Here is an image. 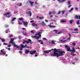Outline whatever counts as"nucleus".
Here are the masks:
<instances>
[{
  "instance_id": "f257e3e1",
  "label": "nucleus",
  "mask_w": 80,
  "mask_h": 80,
  "mask_svg": "<svg viewBox=\"0 0 80 80\" xmlns=\"http://www.w3.org/2000/svg\"><path fill=\"white\" fill-rule=\"evenodd\" d=\"M54 50V53H53V55H52L53 57H56L57 56V57L58 58V57H59V56H63V54H59L57 52H58V50L57 49V50L56 48H54L53 49Z\"/></svg>"
},
{
  "instance_id": "f03ea898",
  "label": "nucleus",
  "mask_w": 80,
  "mask_h": 80,
  "mask_svg": "<svg viewBox=\"0 0 80 80\" xmlns=\"http://www.w3.org/2000/svg\"><path fill=\"white\" fill-rule=\"evenodd\" d=\"M67 50L68 52H71V55H72V56H75V55L73 53H75L76 51H75V49L73 47H72V50H70V47H68L67 48Z\"/></svg>"
},
{
  "instance_id": "7ed1b4c3",
  "label": "nucleus",
  "mask_w": 80,
  "mask_h": 80,
  "mask_svg": "<svg viewBox=\"0 0 80 80\" xmlns=\"http://www.w3.org/2000/svg\"><path fill=\"white\" fill-rule=\"evenodd\" d=\"M11 43L12 45H14V47H16V48H19V46H18V45L15 44V43L13 41V42H12V43Z\"/></svg>"
},
{
  "instance_id": "20e7f679",
  "label": "nucleus",
  "mask_w": 80,
  "mask_h": 80,
  "mask_svg": "<svg viewBox=\"0 0 80 80\" xmlns=\"http://www.w3.org/2000/svg\"><path fill=\"white\" fill-rule=\"evenodd\" d=\"M58 52L59 53V55H63L62 53H65V52L64 51H60V50L59 49H58Z\"/></svg>"
},
{
  "instance_id": "39448f33",
  "label": "nucleus",
  "mask_w": 80,
  "mask_h": 80,
  "mask_svg": "<svg viewBox=\"0 0 80 80\" xmlns=\"http://www.w3.org/2000/svg\"><path fill=\"white\" fill-rule=\"evenodd\" d=\"M20 45L21 46V47L20 48V50H22L23 48H26V47L24 45H23V44H21Z\"/></svg>"
},
{
  "instance_id": "423d86ee",
  "label": "nucleus",
  "mask_w": 80,
  "mask_h": 80,
  "mask_svg": "<svg viewBox=\"0 0 80 80\" xmlns=\"http://www.w3.org/2000/svg\"><path fill=\"white\" fill-rule=\"evenodd\" d=\"M36 52H37V51L35 50L34 51H31L30 52V54H31V55H33V54H34V53H35Z\"/></svg>"
},
{
  "instance_id": "0eeeda50",
  "label": "nucleus",
  "mask_w": 80,
  "mask_h": 80,
  "mask_svg": "<svg viewBox=\"0 0 80 80\" xmlns=\"http://www.w3.org/2000/svg\"><path fill=\"white\" fill-rule=\"evenodd\" d=\"M42 23H40L39 24V25H42V26H43V27L46 26V24L44 23V22L42 21Z\"/></svg>"
},
{
  "instance_id": "6e6552de",
  "label": "nucleus",
  "mask_w": 80,
  "mask_h": 80,
  "mask_svg": "<svg viewBox=\"0 0 80 80\" xmlns=\"http://www.w3.org/2000/svg\"><path fill=\"white\" fill-rule=\"evenodd\" d=\"M32 38H36V40H38V39H39V38H40V37H37L36 36H32Z\"/></svg>"
},
{
  "instance_id": "1a4fd4ad",
  "label": "nucleus",
  "mask_w": 80,
  "mask_h": 80,
  "mask_svg": "<svg viewBox=\"0 0 80 80\" xmlns=\"http://www.w3.org/2000/svg\"><path fill=\"white\" fill-rule=\"evenodd\" d=\"M29 3H30L31 7H32V6H33V4L34 2H32V1H29Z\"/></svg>"
},
{
  "instance_id": "9d476101",
  "label": "nucleus",
  "mask_w": 80,
  "mask_h": 80,
  "mask_svg": "<svg viewBox=\"0 0 80 80\" xmlns=\"http://www.w3.org/2000/svg\"><path fill=\"white\" fill-rule=\"evenodd\" d=\"M80 19V16H77V15L75 16V19Z\"/></svg>"
},
{
  "instance_id": "9b49d317",
  "label": "nucleus",
  "mask_w": 80,
  "mask_h": 80,
  "mask_svg": "<svg viewBox=\"0 0 80 80\" xmlns=\"http://www.w3.org/2000/svg\"><path fill=\"white\" fill-rule=\"evenodd\" d=\"M1 53H2L3 55H5L6 53V52L5 51H3L2 50L0 51Z\"/></svg>"
},
{
  "instance_id": "f8f14e48",
  "label": "nucleus",
  "mask_w": 80,
  "mask_h": 80,
  "mask_svg": "<svg viewBox=\"0 0 80 80\" xmlns=\"http://www.w3.org/2000/svg\"><path fill=\"white\" fill-rule=\"evenodd\" d=\"M22 22L23 23V24L24 25H28V22H24L23 21Z\"/></svg>"
},
{
  "instance_id": "ddd939ff",
  "label": "nucleus",
  "mask_w": 80,
  "mask_h": 80,
  "mask_svg": "<svg viewBox=\"0 0 80 80\" xmlns=\"http://www.w3.org/2000/svg\"><path fill=\"white\" fill-rule=\"evenodd\" d=\"M14 41V38H12L10 41L9 42V43H12V42H13V41Z\"/></svg>"
},
{
  "instance_id": "4468645a",
  "label": "nucleus",
  "mask_w": 80,
  "mask_h": 80,
  "mask_svg": "<svg viewBox=\"0 0 80 80\" xmlns=\"http://www.w3.org/2000/svg\"><path fill=\"white\" fill-rule=\"evenodd\" d=\"M25 51L26 54H28L29 52H30V51H29V50H25Z\"/></svg>"
},
{
  "instance_id": "2eb2a0df",
  "label": "nucleus",
  "mask_w": 80,
  "mask_h": 80,
  "mask_svg": "<svg viewBox=\"0 0 80 80\" xmlns=\"http://www.w3.org/2000/svg\"><path fill=\"white\" fill-rule=\"evenodd\" d=\"M29 43V42L28 41H25L22 42V44H24L25 43Z\"/></svg>"
},
{
  "instance_id": "dca6fc26",
  "label": "nucleus",
  "mask_w": 80,
  "mask_h": 80,
  "mask_svg": "<svg viewBox=\"0 0 80 80\" xmlns=\"http://www.w3.org/2000/svg\"><path fill=\"white\" fill-rule=\"evenodd\" d=\"M76 23L77 25H79L80 24V20H77L76 21Z\"/></svg>"
},
{
  "instance_id": "f3484780",
  "label": "nucleus",
  "mask_w": 80,
  "mask_h": 80,
  "mask_svg": "<svg viewBox=\"0 0 80 80\" xmlns=\"http://www.w3.org/2000/svg\"><path fill=\"white\" fill-rule=\"evenodd\" d=\"M38 42H40V43L41 44H43V42L41 40H38Z\"/></svg>"
},
{
  "instance_id": "a211bd4d",
  "label": "nucleus",
  "mask_w": 80,
  "mask_h": 80,
  "mask_svg": "<svg viewBox=\"0 0 80 80\" xmlns=\"http://www.w3.org/2000/svg\"><path fill=\"white\" fill-rule=\"evenodd\" d=\"M74 22L73 20H71L69 21V23L70 24H72L73 23V22Z\"/></svg>"
},
{
  "instance_id": "6ab92c4d",
  "label": "nucleus",
  "mask_w": 80,
  "mask_h": 80,
  "mask_svg": "<svg viewBox=\"0 0 80 80\" xmlns=\"http://www.w3.org/2000/svg\"><path fill=\"white\" fill-rule=\"evenodd\" d=\"M49 27L50 28H55V26H52V25H50L49 26Z\"/></svg>"
},
{
  "instance_id": "aec40b11",
  "label": "nucleus",
  "mask_w": 80,
  "mask_h": 80,
  "mask_svg": "<svg viewBox=\"0 0 80 80\" xmlns=\"http://www.w3.org/2000/svg\"><path fill=\"white\" fill-rule=\"evenodd\" d=\"M41 33L40 32L38 33V35L39 36V37H41Z\"/></svg>"
},
{
  "instance_id": "412c9836",
  "label": "nucleus",
  "mask_w": 80,
  "mask_h": 80,
  "mask_svg": "<svg viewBox=\"0 0 80 80\" xmlns=\"http://www.w3.org/2000/svg\"><path fill=\"white\" fill-rule=\"evenodd\" d=\"M0 39H1V40H2V42H5V39H4L1 38Z\"/></svg>"
},
{
  "instance_id": "4be33fe9",
  "label": "nucleus",
  "mask_w": 80,
  "mask_h": 80,
  "mask_svg": "<svg viewBox=\"0 0 80 80\" xmlns=\"http://www.w3.org/2000/svg\"><path fill=\"white\" fill-rule=\"evenodd\" d=\"M68 5H70V4L71 3V2H70V1L69 0H68Z\"/></svg>"
},
{
  "instance_id": "5701e85b",
  "label": "nucleus",
  "mask_w": 80,
  "mask_h": 80,
  "mask_svg": "<svg viewBox=\"0 0 80 80\" xmlns=\"http://www.w3.org/2000/svg\"><path fill=\"white\" fill-rule=\"evenodd\" d=\"M28 14H29V15H30V17H31V16H32V12H31L29 11L28 12Z\"/></svg>"
},
{
  "instance_id": "b1692460",
  "label": "nucleus",
  "mask_w": 80,
  "mask_h": 80,
  "mask_svg": "<svg viewBox=\"0 0 80 80\" xmlns=\"http://www.w3.org/2000/svg\"><path fill=\"white\" fill-rule=\"evenodd\" d=\"M66 1V0H62L59 2L60 3H62V2H64Z\"/></svg>"
},
{
  "instance_id": "393cba45",
  "label": "nucleus",
  "mask_w": 80,
  "mask_h": 80,
  "mask_svg": "<svg viewBox=\"0 0 80 80\" xmlns=\"http://www.w3.org/2000/svg\"><path fill=\"white\" fill-rule=\"evenodd\" d=\"M52 51H53V49H52L50 50H48V53H49V52H52Z\"/></svg>"
},
{
  "instance_id": "a878e982",
  "label": "nucleus",
  "mask_w": 80,
  "mask_h": 80,
  "mask_svg": "<svg viewBox=\"0 0 80 80\" xmlns=\"http://www.w3.org/2000/svg\"><path fill=\"white\" fill-rule=\"evenodd\" d=\"M66 20H62L61 21V22H62V23H64L65 22H66Z\"/></svg>"
},
{
  "instance_id": "bb28decb",
  "label": "nucleus",
  "mask_w": 80,
  "mask_h": 80,
  "mask_svg": "<svg viewBox=\"0 0 80 80\" xmlns=\"http://www.w3.org/2000/svg\"><path fill=\"white\" fill-rule=\"evenodd\" d=\"M72 33H78V32L77 31V32H72Z\"/></svg>"
},
{
  "instance_id": "cd10ccee",
  "label": "nucleus",
  "mask_w": 80,
  "mask_h": 80,
  "mask_svg": "<svg viewBox=\"0 0 80 80\" xmlns=\"http://www.w3.org/2000/svg\"><path fill=\"white\" fill-rule=\"evenodd\" d=\"M15 19H16V18H13L11 20V22H13V21H14V20H15Z\"/></svg>"
},
{
  "instance_id": "c85d7f7f",
  "label": "nucleus",
  "mask_w": 80,
  "mask_h": 80,
  "mask_svg": "<svg viewBox=\"0 0 80 80\" xmlns=\"http://www.w3.org/2000/svg\"><path fill=\"white\" fill-rule=\"evenodd\" d=\"M10 13H6V14H4V16H5L6 15H9V14H10Z\"/></svg>"
},
{
  "instance_id": "c756f323",
  "label": "nucleus",
  "mask_w": 80,
  "mask_h": 80,
  "mask_svg": "<svg viewBox=\"0 0 80 80\" xmlns=\"http://www.w3.org/2000/svg\"><path fill=\"white\" fill-rule=\"evenodd\" d=\"M60 42H67V40H65L64 41H63L62 40H60Z\"/></svg>"
},
{
  "instance_id": "7c9ffc66",
  "label": "nucleus",
  "mask_w": 80,
  "mask_h": 80,
  "mask_svg": "<svg viewBox=\"0 0 80 80\" xmlns=\"http://www.w3.org/2000/svg\"><path fill=\"white\" fill-rule=\"evenodd\" d=\"M23 20V18H19V20Z\"/></svg>"
},
{
  "instance_id": "2f4dec72",
  "label": "nucleus",
  "mask_w": 80,
  "mask_h": 80,
  "mask_svg": "<svg viewBox=\"0 0 80 80\" xmlns=\"http://www.w3.org/2000/svg\"><path fill=\"white\" fill-rule=\"evenodd\" d=\"M36 24L35 23H33L32 24V26H33V27H34V26H35V24Z\"/></svg>"
},
{
  "instance_id": "473e14b6",
  "label": "nucleus",
  "mask_w": 80,
  "mask_h": 80,
  "mask_svg": "<svg viewBox=\"0 0 80 80\" xmlns=\"http://www.w3.org/2000/svg\"><path fill=\"white\" fill-rule=\"evenodd\" d=\"M74 31H78V29L77 28L74 29Z\"/></svg>"
},
{
  "instance_id": "72a5a7b5",
  "label": "nucleus",
  "mask_w": 80,
  "mask_h": 80,
  "mask_svg": "<svg viewBox=\"0 0 80 80\" xmlns=\"http://www.w3.org/2000/svg\"><path fill=\"white\" fill-rule=\"evenodd\" d=\"M39 20H42V19H43V17H39Z\"/></svg>"
},
{
  "instance_id": "f704fd0d",
  "label": "nucleus",
  "mask_w": 80,
  "mask_h": 80,
  "mask_svg": "<svg viewBox=\"0 0 80 80\" xmlns=\"http://www.w3.org/2000/svg\"><path fill=\"white\" fill-rule=\"evenodd\" d=\"M8 30H9V29H8L7 30H6V33H7L8 32Z\"/></svg>"
},
{
  "instance_id": "c9c22d12",
  "label": "nucleus",
  "mask_w": 80,
  "mask_h": 80,
  "mask_svg": "<svg viewBox=\"0 0 80 80\" xmlns=\"http://www.w3.org/2000/svg\"><path fill=\"white\" fill-rule=\"evenodd\" d=\"M72 44L73 46H75V45H76V43H74V42H73L72 43Z\"/></svg>"
},
{
  "instance_id": "e433bc0d",
  "label": "nucleus",
  "mask_w": 80,
  "mask_h": 80,
  "mask_svg": "<svg viewBox=\"0 0 80 80\" xmlns=\"http://www.w3.org/2000/svg\"><path fill=\"white\" fill-rule=\"evenodd\" d=\"M51 43H52V44H55V42L54 41H52L51 42H50Z\"/></svg>"
},
{
  "instance_id": "4c0bfd02",
  "label": "nucleus",
  "mask_w": 80,
  "mask_h": 80,
  "mask_svg": "<svg viewBox=\"0 0 80 80\" xmlns=\"http://www.w3.org/2000/svg\"><path fill=\"white\" fill-rule=\"evenodd\" d=\"M44 53H48V51H44Z\"/></svg>"
},
{
  "instance_id": "58836bf2",
  "label": "nucleus",
  "mask_w": 80,
  "mask_h": 80,
  "mask_svg": "<svg viewBox=\"0 0 80 80\" xmlns=\"http://www.w3.org/2000/svg\"><path fill=\"white\" fill-rule=\"evenodd\" d=\"M73 10V8H72L69 11V12H71V11H72Z\"/></svg>"
},
{
  "instance_id": "ea45409f",
  "label": "nucleus",
  "mask_w": 80,
  "mask_h": 80,
  "mask_svg": "<svg viewBox=\"0 0 80 80\" xmlns=\"http://www.w3.org/2000/svg\"><path fill=\"white\" fill-rule=\"evenodd\" d=\"M54 31L55 32V33H57L58 32V31H57V30H54Z\"/></svg>"
},
{
  "instance_id": "a19ab883",
  "label": "nucleus",
  "mask_w": 80,
  "mask_h": 80,
  "mask_svg": "<svg viewBox=\"0 0 80 80\" xmlns=\"http://www.w3.org/2000/svg\"><path fill=\"white\" fill-rule=\"evenodd\" d=\"M3 45H8V43H7L5 42H3Z\"/></svg>"
},
{
  "instance_id": "79ce46f5",
  "label": "nucleus",
  "mask_w": 80,
  "mask_h": 80,
  "mask_svg": "<svg viewBox=\"0 0 80 80\" xmlns=\"http://www.w3.org/2000/svg\"><path fill=\"white\" fill-rule=\"evenodd\" d=\"M28 42H32V40H31V39H28Z\"/></svg>"
},
{
  "instance_id": "37998d69",
  "label": "nucleus",
  "mask_w": 80,
  "mask_h": 80,
  "mask_svg": "<svg viewBox=\"0 0 80 80\" xmlns=\"http://www.w3.org/2000/svg\"><path fill=\"white\" fill-rule=\"evenodd\" d=\"M13 37V35H11L9 36V38H11V37Z\"/></svg>"
},
{
  "instance_id": "c03bdc74",
  "label": "nucleus",
  "mask_w": 80,
  "mask_h": 80,
  "mask_svg": "<svg viewBox=\"0 0 80 80\" xmlns=\"http://www.w3.org/2000/svg\"><path fill=\"white\" fill-rule=\"evenodd\" d=\"M31 33H32V34H34V32H33V31H31Z\"/></svg>"
},
{
  "instance_id": "a18cd8bd",
  "label": "nucleus",
  "mask_w": 80,
  "mask_h": 80,
  "mask_svg": "<svg viewBox=\"0 0 80 80\" xmlns=\"http://www.w3.org/2000/svg\"><path fill=\"white\" fill-rule=\"evenodd\" d=\"M62 32H58V34H60L61 33H62Z\"/></svg>"
},
{
  "instance_id": "49530a36",
  "label": "nucleus",
  "mask_w": 80,
  "mask_h": 80,
  "mask_svg": "<svg viewBox=\"0 0 80 80\" xmlns=\"http://www.w3.org/2000/svg\"><path fill=\"white\" fill-rule=\"evenodd\" d=\"M35 4H36V5H38V2H35Z\"/></svg>"
},
{
  "instance_id": "de8ad7c7",
  "label": "nucleus",
  "mask_w": 80,
  "mask_h": 80,
  "mask_svg": "<svg viewBox=\"0 0 80 80\" xmlns=\"http://www.w3.org/2000/svg\"><path fill=\"white\" fill-rule=\"evenodd\" d=\"M22 33L23 35H27V33H25L24 32H22Z\"/></svg>"
},
{
  "instance_id": "09e8293b",
  "label": "nucleus",
  "mask_w": 80,
  "mask_h": 80,
  "mask_svg": "<svg viewBox=\"0 0 80 80\" xmlns=\"http://www.w3.org/2000/svg\"><path fill=\"white\" fill-rule=\"evenodd\" d=\"M61 12L62 14H63V13H65V11H62Z\"/></svg>"
},
{
  "instance_id": "8fccbe9b",
  "label": "nucleus",
  "mask_w": 80,
  "mask_h": 80,
  "mask_svg": "<svg viewBox=\"0 0 80 80\" xmlns=\"http://www.w3.org/2000/svg\"><path fill=\"white\" fill-rule=\"evenodd\" d=\"M8 47H11V44H9L8 45Z\"/></svg>"
},
{
  "instance_id": "3c124183",
  "label": "nucleus",
  "mask_w": 80,
  "mask_h": 80,
  "mask_svg": "<svg viewBox=\"0 0 80 80\" xmlns=\"http://www.w3.org/2000/svg\"><path fill=\"white\" fill-rule=\"evenodd\" d=\"M30 23H33V22H34V21L32 20L30 22Z\"/></svg>"
},
{
  "instance_id": "603ef678",
  "label": "nucleus",
  "mask_w": 80,
  "mask_h": 80,
  "mask_svg": "<svg viewBox=\"0 0 80 80\" xmlns=\"http://www.w3.org/2000/svg\"><path fill=\"white\" fill-rule=\"evenodd\" d=\"M49 15H51V14H52V12H49Z\"/></svg>"
},
{
  "instance_id": "864d4df0",
  "label": "nucleus",
  "mask_w": 80,
  "mask_h": 80,
  "mask_svg": "<svg viewBox=\"0 0 80 80\" xmlns=\"http://www.w3.org/2000/svg\"><path fill=\"white\" fill-rule=\"evenodd\" d=\"M65 48H68V46H67V45H65Z\"/></svg>"
},
{
  "instance_id": "5fc2aeb1",
  "label": "nucleus",
  "mask_w": 80,
  "mask_h": 80,
  "mask_svg": "<svg viewBox=\"0 0 80 80\" xmlns=\"http://www.w3.org/2000/svg\"><path fill=\"white\" fill-rule=\"evenodd\" d=\"M43 40H47V39H46V38H43Z\"/></svg>"
},
{
  "instance_id": "6e6d98bb",
  "label": "nucleus",
  "mask_w": 80,
  "mask_h": 80,
  "mask_svg": "<svg viewBox=\"0 0 80 80\" xmlns=\"http://www.w3.org/2000/svg\"><path fill=\"white\" fill-rule=\"evenodd\" d=\"M18 24H19V25H22V23H21L19 22H18Z\"/></svg>"
},
{
  "instance_id": "4d7b16f0",
  "label": "nucleus",
  "mask_w": 80,
  "mask_h": 80,
  "mask_svg": "<svg viewBox=\"0 0 80 80\" xmlns=\"http://www.w3.org/2000/svg\"><path fill=\"white\" fill-rule=\"evenodd\" d=\"M11 15H9V16H8L7 17H8V18H9V17H11Z\"/></svg>"
},
{
  "instance_id": "13d9d810",
  "label": "nucleus",
  "mask_w": 80,
  "mask_h": 80,
  "mask_svg": "<svg viewBox=\"0 0 80 80\" xmlns=\"http://www.w3.org/2000/svg\"><path fill=\"white\" fill-rule=\"evenodd\" d=\"M61 13V12L60 11L58 12V14H60Z\"/></svg>"
},
{
  "instance_id": "bf43d9fd",
  "label": "nucleus",
  "mask_w": 80,
  "mask_h": 80,
  "mask_svg": "<svg viewBox=\"0 0 80 80\" xmlns=\"http://www.w3.org/2000/svg\"><path fill=\"white\" fill-rule=\"evenodd\" d=\"M55 13H56L55 12H52V13L53 14H55Z\"/></svg>"
},
{
  "instance_id": "052dcab7",
  "label": "nucleus",
  "mask_w": 80,
  "mask_h": 80,
  "mask_svg": "<svg viewBox=\"0 0 80 80\" xmlns=\"http://www.w3.org/2000/svg\"><path fill=\"white\" fill-rule=\"evenodd\" d=\"M72 7V5H69V6H68V8H70V7Z\"/></svg>"
},
{
  "instance_id": "680f3d73",
  "label": "nucleus",
  "mask_w": 80,
  "mask_h": 80,
  "mask_svg": "<svg viewBox=\"0 0 80 80\" xmlns=\"http://www.w3.org/2000/svg\"><path fill=\"white\" fill-rule=\"evenodd\" d=\"M66 38H63L62 40H64V39H66Z\"/></svg>"
},
{
  "instance_id": "e2e57ef3",
  "label": "nucleus",
  "mask_w": 80,
  "mask_h": 80,
  "mask_svg": "<svg viewBox=\"0 0 80 80\" xmlns=\"http://www.w3.org/2000/svg\"><path fill=\"white\" fill-rule=\"evenodd\" d=\"M19 53H22V52L21 51H19Z\"/></svg>"
},
{
  "instance_id": "0e129e2a",
  "label": "nucleus",
  "mask_w": 80,
  "mask_h": 80,
  "mask_svg": "<svg viewBox=\"0 0 80 80\" xmlns=\"http://www.w3.org/2000/svg\"><path fill=\"white\" fill-rule=\"evenodd\" d=\"M20 6H22V3H20L19 5V7H20Z\"/></svg>"
},
{
  "instance_id": "69168bd1",
  "label": "nucleus",
  "mask_w": 80,
  "mask_h": 80,
  "mask_svg": "<svg viewBox=\"0 0 80 80\" xmlns=\"http://www.w3.org/2000/svg\"><path fill=\"white\" fill-rule=\"evenodd\" d=\"M22 30H26V29L25 28H22Z\"/></svg>"
},
{
  "instance_id": "338daca9",
  "label": "nucleus",
  "mask_w": 80,
  "mask_h": 80,
  "mask_svg": "<svg viewBox=\"0 0 80 80\" xmlns=\"http://www.w3.org/2000/svg\"><path fill=\"white\" fill-rule=\"evenodd\" d=\"M19 39H21V36H19Z\"/></svg>"
},
{
  "instance_id": "774afa93",
  "label": "nucleus",
  "mask_w": 80,
  "mask_h": 80,
  "mask_svg": "<svg viewBox=\"0 0 80 80\" xmlns=\"http://www.w3.org/2000/svg\"><path fill=\"white\" fill-rule=\"evenodd\" d=\"M8 49V50H10V48H9Z\"/></svg>"
}]
</instances>
